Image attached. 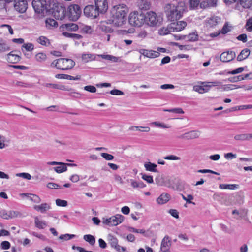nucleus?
Segmentation results:
<instances>
[{"instance_id": "nucleus-1", "label": "nucleus", "mask_w": 252, "mask_h": 252, "mask_svg": "<svg viewBox=\"0 0 252 252\" xmlns=\"http://www.w3.org/2000/svg\"><path fill=\"white\" fill-rule=\"evenodd\" d=\"M185 3L179 2L177 4H168L165 7V12L167 19L174 21L180 19L185 11Z\"/></svg>"}, {"instance_id": "nucleus-2", "label": "nucleus", "mask_w": 252, "mask_h": 252, "mask_svg": "<svg viewBox=\"0 0 252 252\" xmlns=\"http://www.w3.org/2000/svg\"><path fill=\"white\" fill-rule=\"evenodd\" d=\"M128 13L126 6L124 4L115 5L111 10V15L116 24L121 25L124 23V19Z\"/></svg>"}, {"instance_id": "nucleus-3", "label": "nucleus", "mask_w": 252, "mask_h": 252, "mask_svg": "<svg viewBox=\"0 0 252 252\" xmlns=\"http://www.w3.org/2000/svg\"><path fill=\"white\" fill-rule=\"evenodd\" d=\"M49 10L48 12L51 13L58 20H62L66 16L65 7L61 4L54 1L49 2Z\"/></svg>"}, {"instance_id": "nucleus-4", "label": "nucleus", "mask_w": 252, "mask_h": 252, "mask_svg": "<svg viewBox=\"0 0 252 252\" xmlns=\"http://www.w3.org/2000/svg\"><path fill=\"white\" fill-rule=\"evenodd\" d=\"M145 15L137 12H131L129 16V23L133 26L140 27L145 22Z\"/></svg>"}, {"instance_id": "nucleus-5", "label": "nucleus", "mask_w": 252, "mask_h": 252, "mask_svg": "<svg viewBox=\"0 0 252 252\" xmlns=\"http://www.w3.org/2000/svg\"><path fill=\"white\" fill-rule=\"evenodd\" d=\"M202 85H194L193 87V90L199 94H203L208 92L213 86H216L220 84L219 81L215 82H200Z\"/></svg>"}, {"instance_id": "nucleus-6", "label": "nucleus", "mask_w": 252, "mask_h": 252, "mask_svg": "<svg viewBox=\"0 0 252 252\" xmlns=\"http://www.w3.org/2000/svg\"><path fill=\"white\" fill-rule=\"evenodd\" d=\"M75 64V62L72 59L60 58L57 59L56 63V68L63 70H68L72 69Z\"/></svg>"}, {"instance_id": "nucleus-7", "label": "nucleus", "mask_w": 252, "mask_h": 252, "mask_svg": "<svg viewBox=\"0 0 252 252\" xmlns=\"http://www.w3.org/2000/svg\"><path fill=\"white\" fill-rule=\"evenodd\" d=\"M81 13V9L79 5L72 4L68 7L66 16L70 20L75 21L78 20Z\"/></svg>"}, {"instance_id": "nucleus-8", "label": "nucleus", "mask_w": 252, "mask_h": 252, "mask_svg": "<svg viewBox=\"0 0 252 252\" xmlns=\"http://www.w3.org/2000/svg\"><path fill=\"white\" fill-rule=\"evenodd\" d=\"M32 5L36 13L38 14L48 12L50 9L49 4H47L45 0H33Z\"/></svg>"}, {"instance_id": "nucleus-9", "label": "nucleus", "mask_w": 252, "mask_h": 252, "mask_svg": "<svg viewBox=\"0 0 252 252\" xmlns=\"http://www.w3.org/2000/svg\"><path fill=\"white\" fill-rule=\"evenodd\" d=\"M124 220V217L120 214H117L109 218H103L102 222L108 226H117L121 223Z\"/></svg>"}, {"instance_id": "nucleus-10", "label": "nucleus", "mask_w": 252, "mask_h": 252, "mask_svg": "<svg viewBox=\"0 0 252 252\" xmlns=\"http://www.w3.org/2000/svg\"><path fill=\"white\" fill-rule=\"evenodd\" d=\"M14 8L20 13H25L28 8L27 0H15Z\"/></svg>"}, {"instance_id": "nucleus-11", "label": "nucleus", "mask_w": 252, "mask_h": 252, "mask_svg": "<svg viewBox=\"0 0 252 252\" xmlns=\"http://www.w3.org/2000/svg\"><path fill=\"white\" fill-rule=\"evenodd\" d=\"M84 14L87 17L96 18L100 14L98 10L96 9L95 5H89L86 6L84 9Z\"/></svg>"}, {"instance_id": "nucleus-12", "label": "nucleus", "mask_w": 252, "mask_h": 252, "mask_svg": "<svg viewBox=\"0 0 252 252\" xmlns=\"http://www.w3.org/2000/svg\"><path fill=\"white\" fill-rule=\"evenodd\" d=\"M108 240L111 246L115 248L118 252H125L126 248L122 247L118 244L117 239L111 234L108 235Z\"/></svg>"}, {"instance_id": "nucleus-13", "label": "nucleus", "mask_w": 252, "mask_h": 252, "mask_svg": "<svg viewBox=\"0 0 252 252\" xmlns=\"http://www.w3.org/2000/svg\"><path fill=\"white\" fill-rule=\"evenodd\" d=\"M145 17V22L151 26H156L158 22L156 14L154 12H148Z\"/></svg>"}, {"instance_id": "nucleus-14", "label": "nucleus", "mask_w": 252, "mask_h": 252, "mask_svg": "<svg viewBox=\"0 0 252 252\" xmlns=\"http://www.w3.org/2000/svg\"><path fill=\"white\" fill-rule=\"evenodd\" d=\"M95 6L99 13H105L108 9L106 0H95Z\"/></svg>"}, {"instance_id": "nucleus-15", "label": "nucleus", "mask_w": 252, "mask_h": 252, "mask_svg": "<svg viewBox=\"0 0 252 252\" xmlns=\"http://www.w3.org/2000/svg\"><path fill=\"white\" fill-rule=\"evenodd\" d=\"M200 132L198 130H191L179 136V138L186 140H190L198 138Z\"/></svg>"}, {"instance_id": "nucleus-16", "label": "nucleus", "mask_w": 252, "mask_h": 252, "mask_svg": "<svg viewBox=\"0 0 252 252\" xmlns=\"http://www.w3.org/2000/svg\"><path fill=\"white\" fill-rule=\"evenodd\" d=\"M236 56L233 51H228L222 53L220 56V60L223 62H228L233 60Z\"/></svg>"}, {"instance_id": "nucleus-17", "label": "nucleus", "mask_w": 252, "mask_h": 252, "mask_svg": "<svg viewBox=\"0 0 252 252\" xmlns=\"http://www.w3.org/2000/svg\"><path fill=\"white\" fill-rule=\"evenodd\" d=\"M187 26L186 22L181 21L176 23H172L170 24V29L173 32H179L183 30Z\"/></svg>"}, {"instance_id": "nucleus-18", "label": "nucleus", "mask_w": 252, "mask_h": 252, "mask_svg": "<svg viewBox=\"0 0 252 252\" xmlns=\"http://www.w3.org/2000/svg\"><path fill=\"white\" fill-rule=\"evenodd\" d=\"M78 26L72 23L63 24L60 27V29L61 31H76L78 30Z\"/></svg>"}, {"instance_id": "nucleus-19", "label": "nucleus", "mask_w": 252, "mask_h": 252, "mask_svg": "<svg viewBox=\"0 0 252 252\" xmlns=\"http://www.w3.org/2000/svg\"><path fill=\"white\" fill-rule=\"evenodd\" d=\"M15 51H12L7 55V60L11 63H16L21 59V57L17 54L15 53Z\"/></svg>"}, {"instance_id": "nucleus-20", "label": "nucleus", "mask_w": 252, "mask_h": 252, "mask_svg": "<svg viewBox=\"0 0 252 252\" xmlns=\"http://www.w3.org/2000/svg\"><path fill=\"white\" fill-rule=\"evenodd\" d=\"M170 245V241L169 236H165L161 242L160 247L161 250L162 252H165V251H170L169 250V248Z\"/></svg>"}, {"instance_id": "nucleus-21", "label": "nucleus", "mask_w": 252, "mask_h": 252, "mask_svg": "<svg viewBox=\"0 0 252 252\" xmlns=\"http://www.w3.org/2000/svg\"><path fill=\"white\" fill-rule=\"evenodd\" d=\"M33 208L35 210L42 213H44L51 208V206L49 204L44 203L40 205H35Z\"/></svg>"}, {"instance_id": "nucleus-22", "label": "nucleus", "mask_w": 252, "mask_h": 252, "mask_svg": "<svg viewBox=\"0 0 252 252\" xmlns=\"http://www.w3.org/2000/svg\"><path fill=\"white\" fill-rule=\"evenodd\" d=\"M59 166L54 167V170L58 173H61L67 170V165L76 166L75 164L64 163L61 162V164H58Z\"/></svg>"}, {"instance_id": "nucleus-23", "label": "nucleus", "mask_w": 252, "mask_h": 252, "mask_svg": "<svg viewBox=\"0 0 252 252\" xmlns=\"http://www.w3.org/2000/svg\"><path fill=\"white\" fill-rule=\"evenodd\" d=\"M252 138V134L242 133L234 136V139L237 141H249Z\"/></svg>"}, {"instance_id": "nucleus-24", "label": "nucleus", "mask_w": 252, "mask_h": 252, "mask_svg": "<svg viewBox=\"0 0 252 252\" xmlns=\"http://www.w3.org/2000/svg\"><path fill=\"white\" fill-rule=\"evenodd\" d=\"M55 77L58 79H64L70 80H78L80 79V76L73 77L67 74H58L55 75Z\"/></svg>"}, {"instance_id": "nucleus-25", "label": "nucleus", "mask_w": 252, "mask_h": 252, "mask_svg": "<svg viewBox=\"0 0 252 252\" xmlns=\"http://www.w3.org/2000/svg\"><path fill=\"white\" fill-rule=\"evenodd\" d=\"M250 54V50L248 48L242 50L237 56V59L238 61L244 60L248 57Z\"/></svg>"}, {"instance_id": "nucleus-26", "label": "nucleus", "mask_w": 252, "mask_h": 252, "mask_svg": "<svg viewBox=\"0 0 252 252\" xmlns=\"http://www.w3.org/2000/svg\"><path fill=\"white\" fill-rule=\"evenodd\" d=\"M170 195L168 193L161 194L157 199L158 204H163L166 203L169 199Z\"/></svg>"}, {"instance_id": "nucleus-27", "label": "nucleus", "mask_w": 252, "mask_h": 252, "mask_svg": "<svg viewBox=\"0 0 252 252\" xmlns=\"http://www.w3.org/2000/svg\"><path fill=\"white\" fill-rule=\"evenodd\" d=\"M34 223L35 226L40 229H44L47 226L45 221L39 220L37 217L34 218Z\"/></svg>"}, {"instance_id": "nucleus-28", "label": "nucleus", "mask_w": 252, "mask_h": 252, "mask_svg": "<svg viewBox=\"0 0 252 252\" xmlns=\"http://www.w3.org/2000/svg\"><path fill=\"white\" fill-rule=\"evenodd\" d=\"M244 87H245V85L239 86L235 84H227L223 85L221 88L222 91H228Z\"/></svg>"}, {"instance_id": "nucleus-29", "label": "nucleus", "mask_w": 252, "mask_h": 252, "mask_svg": "<svg viewBox=\"0 0 252 252\" xmlns=\"http://www.w3.org/2000/svg\"><path fill=\"white\" fill-rule=\"evenodd\" d=\"M36 41L38 43L43 46H48L50 45L49 40L44 36H40L37 39Z\"/></svg>"}, {"instance_id": "nucleus-30", "label": "nucleus", "mask_w": 252, "mask_h": 252, "mask_svg": "<svg viewBox=\"0 0 252 252\" xmlns=\"http://www.w3.org/2000/svg\"><path fill=\"white\" fill-rule=\"evenodd\" d=\"M157 165L151 162H148L144 164V167L147 171L156 172H158L156 167Z\"/></svg>"}, {"instance_id": "nucleus-31", "label": "nucleus", "mask_w": 252, "mask_h": 252, "mask_svg": "<svg viewBox=\"0 0 252 252\" xmlns=\"http://www.w3.org/2000/svg\"><path fill=\"white\" fill-rule=\"evenodd\" d=\"M238 185L237 184H222L219 185V188L221 189L234 190L237 188Z\"/></svg>"}, {"instance_id": "nucleus-32", "label": "nucleus", "mask_w": 252, "mask_h": 252, "mask_svg": "<svg viewBox=\"0 0 252 252\" xmlns=\"http://www.w3.org/2000/svg\"><path fill=\"white\" fill-rule=\"evenodd\" d=\"M98 56L101 57L102 59L110 60L113 62H118L119 60V58L118 57L114 56L111 55H99Z\"/></svg>"}, {"instance_id": "nucleus-33", "label": "nucleus", "mask_w": 252, "mask_h": 252, "mask_svg": "<svg viewBox=\"0 0 252 252\" xmlns=\"http://www.w3.org/2000/svg\"><path fill=\"white\" fill-rule=\"evenodd\" d=\"M82 59L84 62H88L89 61L95 60V55L91 53L83 54Z\"/></svg>"}, {"instance_id": "nucleus-34", "label": "nucleus", "mask_w": 252, "mask_h": 252, "mask_svg": "<svg viewBox=\"0 0 252 252\" xmlns=\"http://www.w3.org/2000/svg\"><path fill=\"white\" fill-rule=\"evenodd\" d=\"M129 130H139L140 131L149 132L150 128L148 126H131L129 128Z\"/></svg>"}, {"instance_id": "nucleus-35", "label": "nucleus", "mask_w": 252, "mask_h": 252, "mask_svg": "<svg viewBox=\"0 0 252 252\" xmlns=\"http://www.w3.org/2000/svg\"><path fill=\"white\" fill-rule=\"evenodd\" d=\"M83 239L87 242H88L91 245H94L95 243V237L90 234H86L84 235Z\"/></svg>"}, {"instance_id": "nucleus-36", "label": "nucleus", "mask_w": 252, "mask_h": 252, "mask_svg": "<svg viewBox=\"0 0 252 252\" xmlns=\"http://www.w3.org/2000/svg\"><path fill=\"white\" fill-rule=\"evenodd\" d=\"M46 26L48 28L56 27L58 26V23L53 19L48 18L45 21Z\"/></svg>"}, {"instance_id": "nucleus-37", "label": "nucleus", "mask_w": 252, "mask_h": 252, "mask_svg": "<svg viewBox=\"0 0 252 252\" xmlns=\"http://www.w3.org/2000/svg\"><path fill=\"white\" fill-rule=\"evenodd\" d=\"M239 3L244 8H249L252 5V0H239Z\"/></svg>"}, {"instance_id": "nucleus-38", "label": "nucleus", "mask_w": 252, "mask_h": 252, "mask_svg": "<svg viewBox=\"0 0 252 252\" xmlns=\"http://www.w3.org/2000/svg\"><path fill=\"white\" fill-rule=\"evenodd\" d=\"M219 22L218 17H212L207 20V24L209 27L216 26Z\"/></svg>"}, {"instance_id": "nucleus-39", "label": "nucleus", "mask_w": 252, "mask_h": 252, "mask_svg": "<svg viewBox=\"0 0 252 252\" xmlns=\"http://www.w3.org/2000/svg\"><path fill=\"white\" fill-rule=\"evenodd\" d=\"M186 36V38L189 41H196L198 40V35L197 32L190 33Z\"/></svg>"}, {"instance_id": "nucleus-40", "label": "nucleus", "mask_w": 252, "mask_h": 252, "mask_svg": "<svg viewBox=\"0 0 252 252\" xmlns=\"http://www.w3.org/2000/svg\"><path fill=\"white\" fill-rule=\"evenodd\" d=\"M171 29H170V25L166 28L163 27L162 28H161L159 30L158 33L161 35H165L168 34L170 32H173V31Z\"/></svg>"}, {"instance_id": "nucleus-41", "label": "nucleus", "mask_w": 252, "mask_h": 252, "mask_svg": "<svg viewBox=\"0 0 252 252\" xmlns=\"http://www.w3.org/2000/svg\"><path fill=\"white\" fill-rule=\"evenodd\" d=\"M35 59L37 62H43L46 60L47 56L44 53L40 52L35 55Z\"/></svg>"}, {"instance_id": "nucleus-42", "label": "nucleus", "mask_w": 252, "mask_h": 252, "mask_svg": "<svg viewBox=\"0 0 252 252\" xmlns=\"http://www.w3.org/2000/svg\"><path fill=\"white\" fill-rule=\"evenodd\" d=\"M8 214L9 217L8 218H9V219L13 218L20 217L21 216V214L19 212L13 210L8 211Z\"/></svg>"}, {"instance_id": "nucleus-43", "label": "nucleus", "mask_w": 252, "mask_h": 252, "mask_svg": "<svg viewBox=\"0 0 252 252\" xmlns=\"http://www.w3.org/2000/svg\"><path fill=\"white\" fill-rule=\"evenodd\" d=\"M76 237L75 235L74 234H62L59 236V239L63 240H68L71 239H73Z\"/></svg>"}, {"instance_id": "nucleus-44", "label": "nucleus", "mask_w": 252, "mask_h": 252, "mask_svg": "<svg viewBox=\"0 0 252 252\" xmlns=\"http://www.w3.org/2000/svg\"><path fill=\"white\" fill-rule=\"evenodd\" d=\"M245 68H247V67L245 66V67H239V68H238L233 70L227 71V74H231L232 75L238 74V73H241L243 71L245 70Z\"/></svg>"}, {"instance_id": "nucleus-45", "label": "nucleus", "mask_w": 252, "mask_h": 252, "mask_svg": "<svg viewBox=\"0 0 252 252\" xmlns=\"http://www.w3.org/2000/svg\"><path fill=\"white\" fill-rule=\"evenodd\" d=\"M244 80L242 75H238L237 76L231 77L228 79V81L230 82L235 83L238 81Z\"/></svg>"}, {"instance_id": "nucleus-46", "label": "nucleus", "mask_w": 252, "mask_h": 252, "mask_svg": "<svg viewBox=\"0 0 252 252\" xmlns=\"http://www.w3.org/2000/svg\"><path fill=\"white\" fill-rule=\"evenodd\" d=\"M45 86L47 87L52 88L54 89H58L60 90H65L64 86H59L58 85L52 83H46Z\"/></svg>"}, {"instance_id": "nucleus-47", "label": "nucleus", "mask_w": 252, "mask_h": 252, "mask_svg": "<svg viewBox=\"0 0 252 252\" xmlns=\"http://www.w3.org/2000/svg\"><path fill=\"white\" fill-rule=\"evenodd\" d=\"M139 6L141 10H146L149 8L150 4L147 1L144 0H141V3L139 4Z\"/></svg>"}, {"instance_id": "nucleus-48", "label": "nucleus", "mask_w": 252, "mask_h": 252, "mask_svg": "<svg viewBox=\"0 0 252 252\" xmlns=\"http://www.w3.org/2000/svg\"><path fill=\"white\" fill-rule=\"evenodd\" d=\"M164 111L165 112H172L177 114H184V112L181 108H172V109H164Z\"/></svg>"}, {"instance_id": "nucleus-49", "label": "nucleus", "mask_w": 252, "mask_h": 252, "mask_svg": "<svg viewBox=\"0 0 252 252\" xmlns=\"http://www.w3.org/2000/svg\"><path fill=\"white\" fill-rule=\"evenodd\" d=\"M22 48L25 49L27 51H32L34 49V45L32 43H24L22 45Z\"/></svg>"}, {"instance_id": "nucleus-50", "label": "nucleus", "mask_w": 252, "mask_h": 252, "mask_svg": "<svg viewBox=\"0 0 252 252\" xmlns=\"http://www.w3.org/2000/svg\"><path fill=\"white\" fill-rule=\"evenodd\" d=\"M128 230L132 232L141 233L143 234L144 236H146V231L144 229H138L132 227H129Z\"/></svg>"}, {"instance_id": "nucleus-51", "label": "nucleus", "mask_w": 252, "mask_h": 252, "mask_svg": "<svg viewBox=\"0 0 252 252\" xmlns=\"http://www.w3.org/2000/svg\"><path fill=\"white\" fill-rule=\"evenodd\" d=\"M92 32V29L90 26H84L81 28V32L82 33L90 34Z\"/></svg>"}, {"instance_id": "nucleus-52", "label": "nucleus", "mask_w": 252, "mask_h": 252, "mask_svg": "<svg viewBox=\"0 0 252 252\" xmlns=\"http://www.w3.org/2000/svg\"><path fill=\"white\" fill-rule=\"evenodd\" d=\"M160 53L158 51L149 50L147 57L150 58H155L158 57Z\"/></svg>"}, {"instance_id": "nucleus-53", "label": "nucleus", "mask_w": 252, "mask_h": 252, "mask_svg": "<svg viewBox=\"0 0 252 252\" xmlns=\"http://www.w3.org/2000/svg\"><path fill=\"white\" fill-rule=\"evenodd\" d=\"M10 50V47L6 43H0V53L8 51Z\"/></svg>"}, {"instance_id": "nucleus-54", "label": "nucleus", "mask_w": 252, "mask_h": 252, "mask_svg": "<svg viewBox=\"0 0 252 252\" xmlns=\"http://www.w3.org/2000/svg\"><path fill=\"white\" fill-rule=\"evenodd\" d=\"M163 158L164 159L170 160H180L181 159L180 157L174 155H168L164 157Z\"/></svg>"}, {"instance_id": "nucleus-55", "label": "nucleus", "mask_w": 252, "mask_h": 252, "mask_svg": "<svg viewBox=\"0 0 252 252\" xmlns=\"http://www.w3.org/2000/svg\"><path fill=\"white\" fill-rule=\"evenodd\" d=\"M142 178L146 181L148 183H153V176L151 175H148L145 174H142Z\"/></svg>"}, {"instance_id": "nucleus-56", "label": "nucleus", "mask_w": 252, "mask_h": 252, "mask_svg": "<svg viewBox=\"0 0 252 252\" xmlns=\"http://www.w3.org/2000/svg\"><path fill=\"white\" fill-rule=\"evenodd\" d=\"M16 176L22 177L23 178L27 179V180H30L31 179V175L28 173H17L15 174Z\"/></svg>"}, {"instance_id": "nucleus-57", "label": "nucleus", "mask_w": 252, "mask_h": 252, "mask_svg": "<svg viewBox=\"0 0 252 252\" xmlns=\"http://www.w3.org/2000/svg\"><path fill=\"white\" fill-rule=\"evenodd\" d=\"M56 204L58 206L65 207L67 205V202L66 200L57 199L56 200Z\"/></svg>"}, {"instance_id": "nucleus-58", "label": "nucleus", "mask_w": 252, "mask_h": 252, "mask_svg": "<svg viewBox=\"0 0 252 252\" xmlns=\"http://www.w3.org/2000/svg\"><path fill=\"white\" fill-rule=\"evenodd\" d=\"M10 243L7 241H2L0 244L1 249L2 250H7L10 248Z\"/></svg>"}, {"instance_id": "nucleus-59", "label": "nucleus", "mask_w": 252, "mask_h": 252, "mask_svg": "<svg viewBox=\"0 0 252 252\" xmlns=\"http://www.w3.org/2000/svg\"><path fill=\"white\" fill-rule=\"evenodd\" d=\"M199 3V0H189L190 7L191 9H194L198 6Z\"/></svg>"}, {"instance_id": "nucleus-60", "label": "nucleus", "mask_w": 252, "mask_h": 252, "mask_svg": "<svg viewBox=\"0 0 252 252\" xmlns=\"http://www.w3.org/2000/svg\"><path fill=\"white\" fill-rule=\"evenodd\" d=\"M101 156L107 160H112L114 159V156L106 153H101Z\"/></svg>"}, {"instance_id": "nucleus-61", "label": "nucleus", "mask_w": 252, "mask_h": 252, "mask_svg": "<svg viewBox=\"0 0 252 252\" xmlns=\"http://www.w3.org/2000/svg\"><path fill=\"white\" fill-rule=\"evenodd\" d=\"M110 93L114 95H122L124 94L123 91L118 89L112 90L110 91Z\"/></svg>"}, {"instance_id": "nucleus-62", "label": "nucleus", "mask_w": 252, "mask_h": 252, "mask_svg": "<svg viewBox=\"0 0 252 252\" xmlns=\"http://www.w3.org/2000/svg\"><path fill=\"white\" fill-rule=\"evenodd\" d=\"M246 27L247 31L249 32L252 31V17L247 21Z\"/></svg>"}, {"instance_id": "nucleus-63", "label": "nucleus", "mask_w": 252, "mask_h": 252, "mask_svg": "<svg viewBox=\"0 0 252 252\" xmlns=\"http://www.w3.org/2000/svg\"><path fill=\"white\" fill-rule=\"evenodd\" d=\"M84 90L91 93H95L96 91V88L94 86L91 85L85 86Z\"/></svg>"}, {"instance_id": "nucleus-64", "label": "nucleus", "mask_w": 252, "mask_h": 252, "mask_svg": "<svg viewBox=\"0 0 252 252\" xmlns=\"http://www.w3.org/2000/svg\"><path fill=\"white\" fill-rule=\"evenodd\" d=\"M237 39L242 41L243 43H245L247 41V36L245 33L241 34L237 37Z\"/></svg>"}]
</instances>
